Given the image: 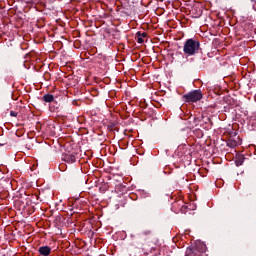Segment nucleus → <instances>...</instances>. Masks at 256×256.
<instances>
[{"instance_id":"f257e3e1","label":"nucleus","mask_w":256,"mask_h":256,"mask_svg":"<svg viewBox=\"0 0 256 256\" xmlns=\"http://www.w3.org/2000/svg\"><path fill=\"white\" fill-rule=\"evenodd\" d=\"M201 47V43L198 40L193 38L187 39L183 46V52L185 55L193 56L196 53H199V48Z\"/></svg>"},{"instance_id":"f03ea898","label":"nucleus","mask_w":256,"mask_h":256,"mask_svg":"<svg viewBox=\"0 0 256 256\" xmlns=\"http://www.w3.org/2000/svg\"><path fill=\"white\" fill-rule=\"evenodd\" d=\"M207 251V246L203 243H198L195 247H188L185 256H202Z\"/></svg>"},{"instance_id":"7ed1b4c3","label":"nucleus","mask_w":256,"mask_h":256,"mask_svg":"<svg viewBox=\"0 0 256 256\" xmlns=\"http://www.w3.org/2000/svg\"><path fill=\"white\" fill-rule=\"evenodd\" d=\"M185 103H197L203 99V93L201 90H193L185 95H183Z\"/></svg>"},{"instance_id":"20e7f679","label":"nucleus","mask_w":256,"mask_h":256,"mask_svg":"<svg viewBox=\"0 0 256 256\" xmlns=\"http://www.w3.org/2000/svg\"><path fill=\"white\" fill-rule=\"evenodd\" d=\"M241 143H242V140L239 136L230 137L227 141V147H230L231 149H235V147H239Z\"/></svg>"},{"instance_id":"39448f33","label":"nucleus","mask_w":256,"mask_h":256,"mask_svg":"<svg viewBox=\"0 0 256 256\" xmlns=\"http://www.w3.org/2000/svg\"><path fill=\"white\" fill-rule=\"evenodd\" d=\"M182 205L183 199L179 198L178 200L172 203V211L174 213H180Z\"/></svg>"},{"instance_id":"423d86ee","label":"nucleus","mask_w":256,"mask_h":256,"mask_svg":"<svg viewBox=\"0 0 256 256\" xmlns=\"http://www.w3.org/2000/svg\"><path fill=\"white\" fill-rule=\"evenodd\" d=\"M63 161L66 163H75L77 161V157H75V153H67L63 156Z\"/></svg>"},{"instance_id":"0eeeda50","label":"nucleus","mask_w":256,"mask_h":256,"mask_svg":"<svg viewBox=\"0 0 256 256\" xmlns=\"http://www.w3.org/2000/svg\"><path fill=\"white\" fill-rule=\"evenodd\" d=\"M39 255L42 256H50L51 255V247L49 246H42L38 249Z\"/></svg>"},{"instance_id":"6e6552de","label":"nucleus","mask_w":256,"mask_h":256,"mask_svg":"<svg viewBox=\"0 0 256 256\" xmlns=\"http://www.w3.org/2000/svg\"><path fill=\"white\" fill-rule=\"evenodd\" d=\"M42 101H44V103H53V101H55V96H53V94H45L42 97Z\"/></svg>"},{"instance_id":"1a4fd4ad","label":"nucleus","mask_w":256,"mask_h":256,"mask_svg":"<svg viewBox=\"0 0 256 256\" xmlns=\"http://www.w3.org/2000/svg\"><path fill=\"white\" fill-rule=\"evenodd\" d=\"M137 36V43H145V37H147V34L145 32H137L136 33Z\"/></svg>"},{"instance_id":"9d476101","label":"nucleus","mask_w":256,"mask_h":256,"mask_svg":"<svg viewBox=\"0 0 256 256\" xmlns=\"http://www.w3.org/2000/svg\"><path fill=\"white\" fill-rule=\"evenodd\" d=\"M244 161H245V158L243 156H238L236 158L235 163H236L237 167H240V165H243Z\"/></svg>"},{"instance_id":"9b49d317","label":"nucleus","mask_w":256,"mask_h":256,"mask_svg":"<svg viewBox=\"0 0 256 256\" xmlns=\"http://www.w3.org/2000/svg\"><path fill=\"white\" fill-rule=\"evenodd\" d=\"M187 211H189V205H187L185 201H183V205L180 208V213H187Z\"/></svg>"},{"instance_id":"f8f14e48","label":"nucleus","mask_w":256,"mask_h":256,"mask_svg":"<svg viewBox=\"0 0 256 256\" xmlns=\"http://www.w3.org/2000/svg\"><path fill=\"white\" fill-rule=\"evenodd\" d=\"M10 115H11V117H17V112L11 111V112H10Z\"/></svg>"}]
</instances>
